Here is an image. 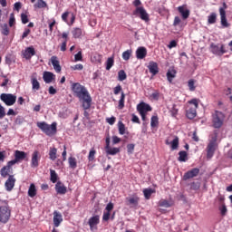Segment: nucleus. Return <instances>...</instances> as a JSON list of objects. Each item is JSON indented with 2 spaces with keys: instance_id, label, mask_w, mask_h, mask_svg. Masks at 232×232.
Segmentation results:
<instances>
[{
  "instance_id": "obj_29",
  "label": "nucleus",
  "mask_w": 232,
  "mask_h": 232,
  "mask_svg": "<svg viewBox=\"0 0 232 232\" xmlns=\"http://www.w3.org/2000/svg\"><path fill=\"white\" fill-rule=\"evenodd\" d=\"M179 14H181L183 19H188L189 17V10L186 6L181 5L178 7Z\"/></svg>"
},
{
  "instance_id": "obj_6",
  "label": "nucleus",
  "mask_w": 232,
  "mask_h": 232,
  "mask_svg": "<svg viewBox=\"0 0 232 232\" xmlns=\"http://www.w3.org/2000/svg\"><path fill=\"white\" fill-rule=\"evenodd\" d=\"M10 217H12V210L8 204L0 205V224H8Z\"/></svg>"
},
{
  "instance_id": "obj_47",
  "label": "nucleus",
  "mask_w": 232,
  "mask_h": 232,
  "mask_svg": "<svg viewBox=\"0 0 232 232\" xmlns=\"http://www.w3.org/2000/svg\"><path fill=\"white\" fill-rule=\"evenodd\" d=\"M150 99L152 101H159V99H160V92L159 91H154L151 94H150Z\"/></svg>"
},
{
  "instance_id": "obj_5",
  "label": "nucleus",
  "mask_w": 232,
  "mask_h": 232,
  "mask_svg": "<svg viewBox=\"0 0 232 232\" xmlns=\"http://www.w3.org/2000/svg\"><path fill=\"white\" fill-rule=\"evenodd\" d=\"M226 121V114L220 111H215L212 114V126L216 129L222 128Z\"/></svg>"
},
{
  "instance_id": "obj_9",
  "label": "nucleus",
  "mask_w": 232,
  "mask_h": 232,
  "mask_svg": "<svg viewBox=\"0 0 232 232\" xmlns=\"http://www.w3.org/2000/svg\"><path fill=\"white\" fill-rule=\"evenodd\" d=\"M133 15H136V17H140L142 21H150V14H148V12L143 6L137 7L133 11Z\"/></svg>"
},
{
  "instance_id": "obj_18",
  "label": "nucleus",
  "mask_w": 232,
  "mask_h": 232,
  "mask_svg": "<svg viewBox=\"0 0 232 232\" xmlns=\"http://www.w3.org/2000/svg\"><path fill=\"white\" fill-rule=\"evenodd\" d=\"M150 73L152 75H157L159 73V63L157 62L150 61L148 65Z\"/></svg>"
},
{
  "instance_id": "obj_21",
  "label": "nucleus",
  "mask_w": 232,
  "mask_h": 232,
  "mask_svg": "<svg viewBox=\"0 0 232 232\" xmlns=\"http://www.w3.org/2000/svg\"><path fill=\"white\" fill-rule=\"evenodd\" d=\"M55 190L58 193V195H66V192L68 191L66 186H64V184H63L61 181H58L56 183Z\"/></svg>"
},
{
  "instance_id": "obj_20",
  "label": "nucleus",
  "mask_w": 232,
  "mask_h": 232,
  "mask_svg": "<svg viewBox=\"0 0 232 232\" xmlns=\"http://www.w3.org/2000/svg\"><path fill=\"white\" fill-rule=\"evenodd\" d=\"M126 200H127V206H130V208H137V206H139L140 198L137 196L126 198Z\"/></svg>"
},
{
  "instance_id": "obj_19",
  "label": "nucleus",
  "mask_w": 232,
  "mask_h": 232,
  "mask_svg": "<svg viewBox=\"0 0 232 232\" xmlns=\"http://www.w3.org/2000/svg\"><path fill=\"white\" fill-rule=\"evenodd\" d=\"M198 173H200V169L195 168L192 169L191 170L188 171L187 173L184 174L183 179L185 180H188L189 179H193L194 177H197V175H198Z\"/></svg>"
},
{
  "instance_id": "obj_14",
  "label": "nucleus",
  "mask_w": 232,
  "mask_h": 232,
  "mask_svg": "<svg viewBox=\"0 0 232 232\" xmlns=\"http://www.w3.org/2000/svg\"><path fill=\"white\" fill-rule=\"evenodd\" d=\"M100 222H101V218L99 216L92 217L88 221L91 231H97V226H99Z\"/></svg>"
},
{
  "instance_id": "obj_34",
  "label": "nucleus",
  "mask_w": 232,
  "mask_h": 232,
  "mask_svg": "<svg viewBox=\"0 0 232 232\" xmlns=\"http://www.w3.org/2000/svg\"><path fill=\"white\" fill-rule=\"evenodd\" d=\"M106 150V154L107 155H117V153H119L121 151V149L119 148H111L109 147Z\"/></svg>"
},
{
  "instance_id": "obj_50",
  "label": "nucleus",
  "mask_w": 232,
  "mask_h": 232,
  "mask_svg": "<svg viewBox=\"0 0 232 232\" xmlns=\"http://www.w3.org/2000/svg\"><path fill=\"white\" fill-rule=\"evenodd\" d=\"M114 64V60L113 58H108L107 62H106V70H111V67Z\"/></svg>"
},
{
  "instance_id": "obj_49",
  "label": "nucleus",
  "mask_w": 232,
  "mask_h": 232,
  "mask_svg": "<svg viewBox=\"0 0 232 232\" xmlns=\"http://www.w3.org/2000/svg\"><path fill=\"white\" fill-rule=\"evenodd\" d=\"M130 57H131V51L130 50H127V51L123 52L122 59L124 61H130Z\"/></svg>"
},
{
  "instance_id": "obj_15",
  "label": "nucleus",
  "mask_w": 232,
  "mask_h": 232,
  "mask_svg": "<svg viewBox=\"0 0 232 232\" xmlns=\"http://www.w3.org/2000/svg\"><path fill=\"white\" fill-rule=\"evenodd\" d=\"M221 25L223 28H229L231 24L227 23V18L226 17V9L224 7L219 8Z\"/></svg>"
},
{
  "instance_id": "obj_59",
  "label": "nucleus",
  "mask_w": 232,
  "mask_h": 232,
  "mask_svg": "<svg viewBox=\"0 0 232 232\" xmlns=\"http://www.w3.org/2000/svg\"><path fill=\"white\" fill-rule=\"evenodd\" d=\"M134 150H135V144H128L127 145L128 153H133Z\"/></svg>"
},
{
  "instance_id": "obj_4",
  "label": "nucleus",
  "mask_w": 232,
  "mask_h": 232,
  "mask_svg": "<svg viewBox=\"0 0 232 232\" xmlns=\"http://www.w3.org/2000/svg\"><path fill=\"white\" fill-rule=\"evenodd\" d=\"M198 99L194 98L188 101V105L187 106L186 115L188 119H195L197 117V110L198 108Z\"/></svg>"
},
{
  "instance_id": "obj_43",
  "label": "nucleus",
  "mask_w": 232,
  "mask_h": 232,
  "mask_svg": "<svg viewBox=\"0 0 232 232\" xmlns=\"http://www.w3.org/2000/svg\"><path fill=\"white\" fill-rule=\"evenodd\" d=\"M50 175H51V182H53V184H55V182H57V179H59V176H57V172H55V170L51 169L50 170Z\"/></svg>"
},
{
  "instance_id": "obj_32",
  "label": "nucleus",
  "mask_w": 232,
  "mask_h": 232,
  "mask_svg": "<svg viewBox=\"0 0 232 232\" xmlns=\"http://www.w3.org/2000/svg\"><path fill=\"white\" fill-rule=\"evenodd\" d=\"M0 32L2 35H10V29L8 28V24H2L0 25Z\"/></svg>"
},
{
  "instance_id": "obj_54",
  "label": "nucleus",
  "mask_w": 232,
  "mask_h": 232,
  "mask_svg": "<svg viewBox=\"0 0 232 232\" xmlns=\"http://www.w3.org/2000/svg\"><path fill=\"white\" fill-rule=\"evenodd\" d=\"M83 69H84V66L82 65V63H78L73 66H71V70H73V71H81Z\"/></svg>"
},
{
  "instance_id": "obj_8",
  "label": "nucleus",
  "mask_w": 232,
  "mask_h": 232,
  "mask_svg": "<svg viewBox=\"0 0 232 232\" xmlns=\"http://www.w3.org/2000/svg\"><path fill=\"white\" fill-rule=\"evenodd\" d=\"M0 99L6 106H14L17 101V96L12 93H2Z\"/></svg>"
},
{
  "instance_id": "obj_30",
  "label": "nucleus",
  "mask_w": 232,
  "mask_h": 232,
  "mask_svg": "<svg viewBox=\"0 0 232 232\" xmlns=\"http://www.w3.org/2000/svg\"><path fill=\"white\" fill-rule=\"evenodd\" d=\"M126 101V94L121 92V98L118 102V110H124V102Z\"/></svg>"
},
{
  "instance_id": "obj_3",
  "label": "nucleus",
  "mask_w": 232,
  "mask_h": 232,
  "mask_svg": "<svg viewBox=\"0 0 232 232\" xmlns=\"http://www.w3.org/2000/svg\"><path fill=\"white\" fill-rule=\"evenodd\" d=\"M37 127L48 135V137H52V135H55L57 133V122H53L51 125L46 123L45 121L37 122Z\"/></svg>"
},
{
  "instance_id": "obj_42",
  "label": "nucleus",
  "mask_w": 232,
  "mask_h": 232,
  "mask_svg": "<svg viewBox=\"0 0 232 232\" xmlns=\"http://www.w3.org/2000/svg\"><path fill=\"white\" fill-rule=\"evenodd\" d=\"M150 126L151 128H158L159 127V117L152 116L150 120Z\"/></svg>"
},
{
  "instance_id": "obj_62",
  "label": "nucleus",
  "mask_w": 232,
  "mask_h": 232,
  "mask_svg": "<svg viewBox=\"0 0 232 232\" xmlns=\"http://www.w3.org/2000/svg\"><path fill=\"white\" fill-rule=\"evenodd\" d=\"M30 29H25L24 30V32L23 33V34H22V41L24 40V39H26V37H28V35H30Z\"/></svg>"
},
{
  "instance_id": "obj_39",
  "label": "nucleus",
  "mask_w": 232,
  "mask_h": 232,
  "mask_svg": "<svg viewBox=\"0 0 232 232\" xmlns=\"http://www.w3.org/2000/svg\"><path fill=\"white\" fill-rule=\"evenodd\" d=\"M118 130L120 135H124L126 133V125L122 121L118 122Z\"/></svg>"
},
{
  "instance_id": "obj_17",
  "label": "nucleus",
  "mask_w": 232,
  "mask_h": 232,
  "mask_svg": "<svg viewBox=\"0 0 232 232\" xmlns=\"http://www.w3.org/2000/svg\"><path fill=\"white\" fill-rule=\"evenodd\" d=\"M5 189L6 191H12L15 186V178L13 175H10L7 180L5 181Z\"/></svg>"
},
{
  "instance_id": "obj_61",
  "label": "nucleus",
  "mask_w": 232,
  "mask_h": 232,
  "mask_svg": "<svg viewBox=\"0 0 232 232\" xmlns=\"http://www.w3.org/2000/svg\"><path fill=\"white\" fill-rule=\"evenodd\" d=\"M22 8V5L21 2H16L14 5V10H16V12H19V10H21Z\"/></svg>"
},
{
  "instance_id": "obj_13",
  "label": "nucleus",
  "mask_w": 232,
  "mask_h": 232,
  "mask_svg": "<svg viewBox=\"0 0 232 232\" xmlns=\"http://www.w3.org/2000/svg\"><path fill=\"white\" fill-rule=\"evenodd\" d=\"M15 165V161H9L6 166L1 169V176L6 179L12 173V166Z\"/></svg>"
},
{
  "instance_id": "obj_2",
  "label": "nucleus",
  "mask_w": 232,
  "mask_h": 232,
  "mask_svg": "<svg viewBox=\"0 0 232 232\" xmlns=\"http://www.w3.org/2000/svg\"><path fill=\"white\" fill-rule=\"evenodd\" d=\"M218 139V133L217 131L210 134L209 138V143L207 146V159L211 160L213 159V156L215 155V151L217 150V140Z\"/></svg>"
},
{
  "instance_id": "obj_40",
  "label": "nucleus",
  "mask_w": 232,
  "mask_h": 232,
  "mask_svg": "<svg viewBox=\"0 0 232 232\" xmlns=\"http://www.w3.org/2000/svg\"><path fill=\"white\" fill-rule=\"evenodd\" d=\"M68 162H69V167L72 168V169H75V168H77V159L73 157H70L68 159Z\"/></svg>"
},
{
  "instance_id": "obj_7",
  "label": "nucleus",
  "mask_w": 232,
  "mask_h": 232,
  "mask_svg": "<svg viewBox=\"0 0 232 232\" xmlns=\"http://www.w3.org/2000/svg\"><path fill=\"white\" fill-rule=\"evenodd\" d=\"M151 106L144 102H141L140 104L137 105V111H139L142 121H147L146 115H148V111H151Z\"/></svg>"
},
{
  "instance_id": "obj_31",
  "label": "nucleus",
  "mask_w": 232,
  "mask_h": 232,
  "mask_svg": "<svg viewBox=\"0 0 232 232\" xmlns=\"http://www.w3.org/2000/svg\"><path fill=\"white\" fill-rule=\"evenodd\" d=\"M37 195V188H35V184L32 183L28 189V197L34 198Z\"/></svg>"
},
{
  "instance_id": "obj_57",
  "label": "nucleus",
  "mask_w": 232,
  "mask_h": 232,
  "mask_svg": "<svg viewBox=\"0 0 232 232\" xmlns=\"http://www.w3.org/2000/svg\"><path fill=\"white\" fill-rule=\"evenodd\" d=\"M68 15H70V12H69V11H66V12H64V13L62 14V20H63L64 23H68Z\"/></svg>"
},
{
  "instance_id": "obj_41",
  "label": "nucleus",
  "mask_w": 232,
  "mask_h": 232,
  "mask_svg": "<svg viewBox=\"0 0 232 232\" xmlns=\"http://www.w3.org/2000/svg\"><path fill=\"white\" fill-rule=\"evenodd\" d=\"M48 6V4L44 2V0H38L37 3L34 5V8H46Z\"/></svg>"
},
{
  "instance_id": "obj_26",
  "label": "nucleus",
  "mask_w": 232,
  "mask_h": 232,
  "mask_svg": "<svg viewBox=\"0 0 232 232\" xmlns=\"http://www.w3.org/2000/svg\"><path fill=\"white\" fill-rule=\"evenodd\" d=\"M165 144H167V146H170L172 150H178L179 137H175V139L172 141H169V140H166Z\"/></svg>"
},
{
  "instance_id": "obj_37",
  "label": "nucleus",
  "mask_w": 232,
  "mask_h": 232,
  "mask_svg": "<svg viewBox=\"0 0 232 232\" xmlns=\"http://www.w3.org/2000/svg\"><path fill=\"white\" fill-rule=\"evenodd\" d=\"M49 159L51 160H55V159H57V149L56 148H50Z\"/></svg>"
},
{
  "instance_id": "obj_25",
  "label": "nucleus",
  "mask_w": 232,
  "mask_h": 232,
  "mask_svg": "<svg viewBox=\"0 0 232 232\" xmlns=\"http://www.w3.org/2000/svg\"><path fill=\"white\" fill-rule=\"evenodd\" d=\"M51 63H52L55 72L57 73H60L62 69H61V64L59 63V59L57 58V56H52L51 57Z\"/></svg>"
},
{
  "instance_id": "obj_36",
  "label": "nucleus",
  "mask_w": 232,
  "mask_h": 232,
  "mask_svg": "<svg viewBox=\"0 0 232 232\" xmlns=\"http://www.w3.org/2000/svg\"><path fill=\"white\" fill-rule=\"evenodd\" d=\"M179 155L178 160L179 162H186V160H188V152L181 150L179 152Z\"/></svg>"
},
{
  "instance_id": "obj_28",
  "label": "nucleus",
  "mask_w": 232,
  "mask_h": 232,
  "mask_svg": "<svg viewBox=\"0 0 232 232\" xmlns=\"http://www.w3.org/2000/svg\"><path fill=\"white\" fill-rule=\"evenodd\" d=\"M177 77V71L175 69H169L167 72V80L169 82H173V80Z\"/></svg>"
},
{
  "instance_id": "obj_22",
  "label": "nucleus",
  "mask_w": 232,
  "mask_h": 232,
  "mask_svg": "<svg viewBox=\"0 0 232 232\" xmlns=\"http://www.w3.org/2000/svg\"><path fill=\"white\" fill-rule=\"evenodd\" d=\"M147 55H148V50L146 49V47H139L136 50L137 59H145Z\"/></svg>"
},
{
  "instance_id": "obj_48",
  "label": "nucleus",
  "mask_w": 232,
  "mask_h": 232,
  "mask_svg": "<svg viewBox=\"0 0 232 232\" xmlns=\"http://www.w3.org/2000/svg\"><path fill=\"white\" fill-rule=\"evenodd\" d=\"M188 86L189 92H195V90L197 88V87H195V80H193V79L188 80Z\"/></svg>"
},
{
  "instance_id": "obj_58",
  "label": "nucleus",
  "mask_w": 232,
  "mask_h": 232,
  "mask_svg": "<svg viewBox=\"0 0 232 232\" xmlns=\"http://www.w3.org/2000/svg\"><path fill=\"white\" fill-rule=\"evenodd\" d=\"M5 116L6 112L5 111V107H3V105L0 104V120L5 119Z\"/></svg>"
},
{
  "instance_id": "obj_53",
  "label": "nucleus",
  "mask_w": 232,
  "mask_h": 232,
  "mask_svg": "<svg viewBox=\"0 0 232 232\" xmlns=\"http://www.w3.org/2000/svg\"><path fill=\"white\" fill-rule=\"evenodd\" d=\"M95 153H97V151L94 149L90 150L89 156H88V159H89L90 161L95 160Z\"/></svg>"
},
{
  "instance_id": "obj_45",
  "label": "nucleus",
  "mask_w": 232,
  "mask_h": 232,
  "mask_svg": "<svg viewBox=\"0 0 232 232\" xmlns=\"http://www.w3.org/2000/svg\"><path fill=\"white\" fill-rule=\"evenodd\" d=\"M208 22L209 24H215L217 23V14L212 13L208 15Z\"/></svg>"
},
{
  "instance_id": "obj_35",
  "label": "nucleus",
  "mask_w": 232,
  "mask_h": 232,
  "mask_svg": "<svg viewBox=\"0 0 232 232\" xmlns=\"http://www.w3.org/2000/svg\"><path fill=\"white\" fill-rule=\"evenodd\" d=\"M153 193H155V190H153L152 188L143 189V194H144L146 200H150V198H151V195H153Z\"/></svg>"
},
{
  "instance_id": "obj_60",
  "label": "nucleus",
  "mask_w": 232,
  "mask_h": 232,
  "mask_svg": "<svg viewBox=\"0 0 232 232\" xmlns=\"http://www.w3.org/2000/svg\"><path fill=\"white\" fill-rule=\"evenodd\" d=\"M106 121L108 124H110L111 126H113L115 124L116 118L112 116L111 118H107Z\"/></svg>"
},
{
  "instance_id": "obj_1",
  "label": "nucleus",
  "mask_w": 232,
  "mask_h": 232,
  "mask_svg": "<svg viewBox=\"0 0 232 232\" xmlns=\"http://www.w3.org/2000/svg\"><path fill=\"white\" fill-rule=\"evenodd\" d=\"M72 91L74 97L82 101L83 110H90V108H92V96L86 87L79 82H75L72 84Z\"/></svg>"
},
{
  "instance_id": "obj_12",
  "label": "nucleus",
  "mask_w": 232,
  "mask_h": 232,
  "mask_svg": "<svg viewBox=\"0 0 232 232\" xmlns=\"http://www.w3.org/2000/svg\"><path fill=\"white\" fill-rule=\"evenodd\" d=\"M39 162H41V152L34 150L32 154L31 168H39Z\"/></svg>"
},
{
  "instance_id": "obj_46",
  "label": "nucleus",
  "mask_w": 232,
  "mask_h": 232,
  "mask_svg": "<svg viewBox=\"0 0 232 232\" xmlns=\"http://www.w3.org/2000/svg\"><path fill=\"white\" fill-rule=\"evenodd\" d=\"M9 26L10 28H14L15 26V14H14V13L9 16Z\"/></svg>"
},
{
  "instance_id": "obj_10",
  "label": "nucleus",
  "mask_w": 232,
  "mask_h": 232,
  "mask_svg": "<svg viewBox=\"0 0 232 232\" xmlns=\"http://www.w3.org/2000/svg\"><path fill=\"white\" fill-rule=\"evenodd\" d=\"M209 50L211 53L219 57H222V54L226 53V49H224V44H211Z\"/></svg>"
},
{
  "instance_id": "obj_63",
  "label": "nucleus",
  "mask_w": 232,
  "mask_h": 232,
  "mask_svg": "<svg viewBox=\"0 0 232 232\" xmlns=\"http://www.w3.org/2000/svg\"><path fill=\"white\" fill-rule=\"evenodd\" d=\"M111 210H113V203L110 202V203L106 206L105 211H107V212L110 213V211H111Z\"/></svg>"
},
{
  "instance_id": "obj_52",
  "label": "nucleus",
  "mask_w": 232,
  "mask_h": 232,
  "mask_svg": "<svg viewBox=\"0 0 232 232\" xmlns=\"http://www.w3.org/2000/svg\"><path fill=\"white\" fill-rule=\"evenodd\" d=\"M113 93H114V95H119L120 93H122V86H121V84H118V85L113 89Z\"/></svg>"
},
{
  "instance_id": "obj_51",
  "label": "nucleus",
  "mask_w": 232,
  "mask_h": 232,
  "mask_svg": "<svg viewBox=\"0 0 232 232\" xmlns=\"http://www.w3.org/2000/svg\"><path fill=\"white\" fill-rule=\"evenodd\" d=\"M79 61H82V52L79 51L78 53L74 55V63H79Z\"/></svg>"
},
{
  "instance_id": "obj_38",
  "label": "nucleus",
  "mask_w": 232,
  "mask_h": 232,
  "mask_svg": "<svg viewBox=\"0 0 232 232\" xmlns=\"http://www.w3.org/2000/svg\"><path fill=\"white\" fill-rule=\"evenodd\" d=\"M158 206H160V208H171L172 204L167 199H160L158 203Z\"/></svg>"
},
{
  "instance_id": "obj_24",
  "label": "nucleus",
  "mask_w": 232,
  "mask_h": 232,
  "mask_svg": "<svg viewBox=\"0 0 232 232\" xmlns=\"http://www.w3.org/2000/svg\"><path fill=\"white\" fill-rule=\"evenodd\" d=\"M31 84L33 92H39V90H41V83L37 81L35 76L31 77Z\"/></svg>"
},
{
  "instance_id": "obj_27",
  "label": "nucleus",
  "mask_w": 232,
  "mask_h": 232,
  "mask_svg": "<svg viewBox=\"0 0 232 232\" xmlns=\"http://www.w3.org/2000/svg\"><path fill=\"white\" fill-rule=\"evenodd\" d=\"M54 77H55V75H53V72H44L43 79H44V82H46V84H50V82H52V81H53Z\"/></svg>"
},
{
  "instance_id": "obj_55",
  "label": "nucleus",
  "mask_w": 232,
  "mask_h": 232,
  "mask_svg": "<svg viewBox=\"0 0 232 232\" xmlns=\"http://www.w3.org/2000/svg\"><path fill=\"white\" fill-rule=\"evenodd\" d=\"M111 216V214L110 213V212H108V211H104L103 212V216H102V220L104 221V222H108V220H110V217Z\"/></svg>"
},
{
  "instance_id": "obj_64",
  "label": "nucleus",
  "mask_w": 232,
  "mask_h": 232,
  "mask_svg": "<svg viewBox=\"0 0 232 232\" xmlns=\"http://www.w3.org/2000/svg\"><path fill=\"white\" fill-rule=\"evenodd\" d=\"M119 142H121V138H119L118 136H112V143L119 144Z\"/></svg>"
},
{
  "instance_id": "obj_16",
  "label": "nucleus",
  "mask_w": 232,
  "mask_h": 232,
  "mask_svg": "<svg viewBox=\"0 0 232 232\" xmlns=\"http://www.w3.org/2000/svg\"><path fill=\"white\" fill-rule=\"evenodd\" d=\"M26 159V152L21 150H15L14 152V160H10L11 162H14L17 164L19 160H24Z\"/></svg>"
},
{
  "instance_id": "obj_56",
  "label": "nucleus",
  "mask_w": 232,
  "mask_h": 232,
  "mask_svg": "<svg viewBox=\"0 0 232 232\" xmlns=\"http://www.w3.org/2000/svg\"><path fill=\"white\" fill-rule=\"evenodd\" d=\"M21 19H22L23 24H26L30 21L28 19V15H26L25 14H21Z\"/></svg>"
},
{
  "instance_id": "obj_11",
  "label": "nucleus",
  "mask_w": 232,
  "mask_h": 232,
  "mask_svg": "<svg viewBox=\"0 0 232 232\" xmlns=\"http://www.w3.org/2000/svg\"><path fill=\"white\" fill-rule=\"evenodd\" d=\"M34 55H35V48L33 45L25 47L24 50H22V57L26 61H30Z\"/></svg>"
},
{
  "instance_id": "obj_23",
  "label": "nucleus",
  "mask_w": 232,
  "mask_h": 232,
  "mask_svg": "<svg viewBox=\"0 0 232 232\" xmlns=\"http://www.w3.org/2000/svg\"><path fill=\"white\" fill-rule=\"evenodd\" d=\"M61 222H63V215H61V213L57 211H54L53 213L54 227H59V226H61Z\"/></svg>"
},
{
  "instance_id": "obj_33",
  "label": "nucleus",
  "mask_w": 232,
  "mask_h": 232,
  "mask_svg": "<svg viewBox=\"0 0 232 232\" xmlns=\"http://www.w3.org/2000/svg\"><path fill=\"white\" fill-rule=\"evenodd\" d=\"M72 37H74V39H79V37H81L82 35V29H81L79 27H75L72 29Z\"/></svg>"
},
{
  "instance_id": "obj_44",
  "label": "nucleus",
  "mask_w": 232,
  "mask_h": 232,
  "mask_svg": "<svg viewBox=\"0 0 232 232\" xmlns=\"http://www.w3.org/2000/svg\"><path fill=\"white\" fill-rule=\"evenodd\" d=\"M128 75H126V72H124V70H121L118 72V81H126Z\"/></svg>"
}]
</instances>
